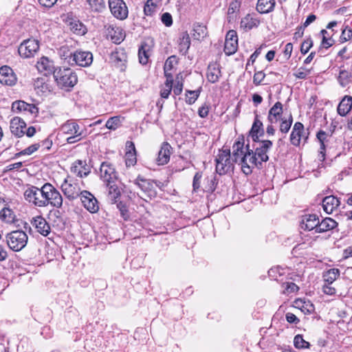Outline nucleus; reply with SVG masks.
Masks as SVG:
<instances>
[{
    "label": "nucleus",
    "mask_w": 352,
    "mask_h": 352,
    "mask_svg": "<svg viewBox=\"0 0 352 352\" xmlns=\"http://www.w3.org/2000/svg\"><path fill=\"white\" fill-rule=\"evenodd\" d=\"M232 155L233 161L241 165L242 170L245 175L252 172L249 162L250 155L249 145L248 144L245 148L243 140L234 142L232 146Z\"/></svg>",
    "instance_id": "1"
},
{
    "label": "nucleus",
    "mask_w": 352,
    "mask_h": 352,
    "mask_svg": "<svg viewBox=\"0 0 352 352\" xmlns=\"http://www.w3.org/2000/svg\"><path fill=\"white\" fill-rule=\"evenodd\" d=\"M272 146V142L270 140L256 141L255 151L250 149V165H261L262 162L268 161L267 153Z\"/></svg>",
    "instance_id": "2"
},
{
    "label": "nucleus",
    "mask_w": 352,
    "mask_h": 352,
    "mask_svg": "<svg viewBox=\"0 0 352 352\" xmlns=\"http://www.w3.org/2000/svg\"><path fill=\"white\" fill-rule=\"evenodd\" d=\"M43 208L46 207L48 205L56 208H60L63 206V196L52 184L50 183H45L43 184Z\"/></svg>",
    "instance_id": "3"
},
{
    "label": "nucleus",
    "mask_w": 352,
    "mask_h": 352,
    "mask_svg": "<svg viewBox=\"0 0 352 352\" xmlns=\"http://www.w3.org/2000/svg\"><path fill=\"white\" fill-rule=\"evenodd\" d=\"M54 77L58 85L66 90L73 87L78 82L76 74L69 68L56 69Z\"/></svg>",
    "instance_id": "4"
},
{
    "label": "nucleus",
    "mask_w": 352,
    "mask_h": 352,
    "mask_svg": "<svg viewBox=\"0 0 352 352\" xmlns=\"http://www.w3.org/2000/svg\"><path fill=\"white\" fill-rule=\"evenodd\" d=\"M6 239L8 246L12 250L19 252L26 246L28 236L25 232L17 230L8 233Z\"/></svg>",
    "instance_id": "5"
},
{
    "label": "nucleus",
    "mask_w": 352,
    "mask_h": 352,
    "mask_svg": "<svg viewBox=\"0 0 352 352\" xmlns=\"http://www.w3.org/2000/svg\"><path fill=\"white\" fill-rule=\"evenodd\" d=\"M60 131L63 134L69 135L66 138L68 144H74L82 138V131L79 125L73 120H68L64 123L60 127Z\"/></svg>",
    "instance_id": "6"
},
{
    "label": "nucleus",
    "mask_w": 352,
    "mask_h": 352,
    "mask_svg": "<svg viewBox=\"0 0 352 352\" xmlns=\"http://www.w3.org/2000/svg\"><path fill=\"white\" fill-rule=\"evenodd\" d=\"M232 169V163L230 160V150L219 151L216 158V171L219 175H224Z\"/></svg>",
    "instance_id": "7"
},
{
    "label": "nucleus",
    "mask_w": 352,
    "mask_h": 352,
    "mask_svg": "<svg viewBox=\"0 0 352 352\" xmlns=\"http://www.w3.org/2000/svg\"><path fill=\"white\" fill-rule=\"evenodd\" d=\"M135 184L142 190V195H140V197L146 201L156 196L155 188L150 180L138 177L135 181Z\"/></svg>",
    "instance_id": "8"
},
{
    "label": "nucleus",
    "mask_w": 352,
    "mask_h": 352,
    "mask_svg": "<svg viewBox=\"0 0 352 352\" xmlns=\"http://www.w3.org/2000/svg\"><path fill=\"white\" fill-rule=\"evenodd\" d=\"M309 137V132H306L305 130L304 125L300 122H296L292 128V133L290 134V142L295 146H298L300 144L301 141L303 143H306Z\"/></svg>",
    "instance_id": "9"
},
{
    "label": "nucleus",
    "mask_w": 352,
    "mask_h": 352,
    "mask_svg": "<svg viewBox=\"0 0 352 352\" xmlns=\"http://www.w3.org/2000/svg\"><path fill=\"white\" fill-rule=\"evenodd\" d=\"M43 186L37 188L32 186L27 188L24 192V198L30 204H32L36 207L43 208Z\"/></svg>",
    "instance_id": "10"
},
{
    "label": "nucleus",
    "mask_w": 352,
    "mask_h": 352,
    "mask_svg": "<svg viewBox=\"0 0 352 352\" xmlns=\"http://www.w3.org/2000/svg\"><path fill=\"white\" fill-rule=\"evenodd\" d=\"M93 62V55L90 52L77 50L69 56V63L80 67H88Z\"/></svg>",
    "instance_id": "11"
},
{
    "label": "nucleus",
    "mask_w": 352,
    "mask_h": 352,
    "mask_svg": "<svg viewBox=\"0 0 352 352\" xmlns=\"http://www.w3.org/2000/svg\"><path fill=\"white\" fill-rule=\"evenodd\" d=\"M39 48L38 41L35 39H28L24 41L19 47V55L25 58L34 56Z\"/></svg>",
    "instance_id": "12"
},
{
    "label": "nucleus",
    "mask_w": 352,
    "mask_h": 352,
    "mask_svg": "<svg viewBox=\"0 0 352 352\" xmlns=\"http://www.w3.org/2000/svg\"><path fill=\"white\" fill-rule=\"evenodd\" d=\"M109 6L116 19L124 20L128 16V8L123 0H109Z\"/></svg>",
    "instance_id": "13"
},
{
    "label": "nucleus",
    "mask_w": 352,
    "mask_h": 352,
    "mask_svg": "<svg viewBox=\"0 0 352 352\" xmlns=\"http://www.w3.org/2000/svg\"><path fill=\"white\" fill-rule=\"evenodd\" d=\"M82 204L89 212L96 213L99 210V204L97 199L90 192L82 190L80 192Z\"/></svg>",
    "instance_id": "14"
},
{
    "label": "nucleus",
    "mask_w": 352,
    "mask_h": 352,
    "mask_svg": "<svg viewBox=\"0 0 352 352\" xmlns=\"http://www.w3.org/2000/svg\"><path fill=\"white\" fill-rule=\"evenodd\" d=\"M64 195L69 200H74L80 197V188L76 182H69L67 179L64 180L60 186Z\"/></svg>",
    "instance_id": "15"
},
{
    "label": "nucleus",
    "mask_w": 352,
    "mask_h": 352,
    "mask_svg": "<svg viewBox=\"0 0 352 352\" xmlns=\"http://www.w3.org/2000/svg\"><path fill=\"white\" fill-rule=\"evenodd\" d=\"M100 178L110 185L117 179V173L111 164L107 162H102L100 168Z\"/></svg>",
    "instance_id": "16"
},
{
    "label": "nucleus",
    "mask_w": 352,
    "mask_h": 352,
    "mask_svg": "<svg viewBox=\"0 0 352 352\" xmlns=\"http://www.w3.org/2000/svg\"><path fill=\"white\" fill-rule=\"evenodd\" d=\"M238 48V36L235 30H229L226 36L224 52L227 55L234 54Z\"/></svg>",
    "instance_id": "17"
},
{
    "label": "nucleus",
    "mask_w": 352,
    "mask_h": 352,
    "mask_svg": "<svg viewBox=\"0 0 352 352\" xmlns=\"http://www.w3.org/2000/svg\"><path fill=\"white\" fill-rule=\"evenodd\" d=\"M110 58L114 66L121 72L125 70L126 63L127 62V54L124 49H116L111 53Z\"/></svg>",
    "instance_id": "18"
},
{
    "label": "nucleus",
    "mask_w": 352,
    "mask_h": 352,
    "mask_svg": "<svg viewBox=\"0 0 352 352\" xmlns=\"http://www.w3.org/2000/svg\"><path fill=\"white\" fill-rule=\"evenodd\" d=\"M331 138V135L322 130H320L316 134V139L320 144L318 158L320 161L324 160L326 148L328 147Z\"/></svg>",
    "instance_id": "19"
},
{
    "label": "nucleus",
    "mask_w": 352,
    "mask_h": 352,
    "mask_svg": "<svg viewBox=\"0 0 352 352\" xmlns=\"http://www.w3.org/2000/svg\"><path fill=\"white\" fill-rule=\"evenodd\" d=\"M16 74L12 68L6 65L0 68V83L12 86L16 84Z\"/></svg>",
    "instance_id": "20"
},
{
    "label": "nucleus",
    "mask_w": 352,
    "mask_h": 352,
    "mask_svg": "<svg viewBox=\"0 0 352 352\" xmlns=\"http://www.w3.org/2000/svg\"><path fill=\"white\" fill-rule=\"evenodd\" d=\"M26 123L19 117H14L10 120V129L12 135L20 138L25 134Z\"/></svg>",
    "instance_id": "21"
},
{
    "label": "nucleus",
    "mask_w": 352,
    "mask_h": 352,
    "mask_svg": "<svg viewBox=\"0 0 352 352\" xmlns=\"http://www.w3.org/2000/svg\"><path fill=\"white\" fill-rule=\"evenodd\" d=\"M283 109V104L280 102H276L269 110L267 120L270 124H276L282 118Z\"/></svg>",
    "instance_id": "22"
},
{
    "label": "nucleus",
    "mask_w": 352,
    "mask_h": 352,
    "mask_svg": "<svg viewBox=\"0 0 352 352\" xmlns=\"http://www.w3.org/2000/svg\"><path fill=\"white\" fill-rule=\"evenodd\" d=\"M31 223L36 229L37 232L43 236H47L50 232V226L46 220L41 216L33 217Z\"/></svg>",
    "instance_id": "23"
},
{
    "label": "nucleus",
    "mask_w": 352,
    "mask_h": 352,
    "mask_svg": "<svg viewBox=\"0 0 352 352\" xmlns=\"http://www.w3.org/2000/svg\"><path fill=\"white\" fill-rule=\"evenodd\" d=\"M260 23L261 21L256 14H248L241 19L240 27L244 31L248 32L257 28Z\"/></svg>",
    "instance_id": "24"
},
{
    "label": "nucleus",
    "mask_w": 352,
    "mask_h": 352,
    "mask_svg": "<svg viewBox=\"0 0 352 352\" xmlns=\"http://www.w3.org/2000/svg\"><path fill=\"white\" fill-rule=\"evenodd\" d=\"M71 172L76 176L83 177L87 176L90 173V168L85 161L76 160L71 167Z\"/></svg>",
    "instance_id": "25"
},
{
    "label": "nucleus",
    "mask_w": 352,
    "mask_h": 352,
    "mask_svg": "<svg viewBox=\"0 0 352 352\" xmlns=\"http://www.w3.org/2000/svg\"><path fill=\"white\" fill-rule=\"evenodd\" d=\"M340 204V200L333 195L327 196L322 199V208L327 214H332Z\"/></svg>",
    "instance_id": "26"
},
{
    "label": "nucleus",
    "mask_w": 352,
    "mask_h": 352,
    "mask_svg": "<svg viewBox=\"0 0 352 352\" xmlns=\"http://www.w3.org/2000/svg\"><path fill=\"white\" fill-rule=\"evenodd\" d=\"M171 148L168 143L164 142L162 144L157 158L158 165H164L169 162Z\"/></svg>",
    "instance_id": "27"
},
{
    "label": "nucleus",
    "mask_w": 352,
    "mask_h": 352,
    "mask_svg": "<svg viewBox=\"0 0 352 352\" xmlns=\"http://www.w3.org/2000/svg\"><path fill=\"white\" fill-rule=\"evenodd\" d=\"M319 219L316 214L305 215L301 221V228L305 230L316 231Z\"/></svg>",
    "instance_id": "28"
},
{
    "label": "nucleus",
    "mask_w": 352,
    "mask_h": 352,
    "mask_svg": "<svg viewBox=\"0 0 352 352\" xmlns=\"http://www.w3.org/2000/svg\"><path fill=\"white\" fill-rule=\"evenodd\" d=\"M206 76L209 82L212 83L218 82L221 76L219 65L217 63H210L208 67Z\"/></svg>",
    "instance_id": "29"
},
{
    "label": "nucleus",
    "mask_w": 352,
    "mask_h": 352,
    "mask_svg": "<svg viewBox=\"0 0 352 352\" xmlns=\"http://www.w3.org/2000/svg\"><path fill=\"white\" fill-rule=\"evenodd\" d=\"M36 67L40 72H43L45 75L54 73V66L53 62L47 57H42L37 62Z\"/></svg>",
    "instance_id": "30"
},
{
    "label": "nucleus",
    "mask_w": 352,
    "mask_h": 352,
    "mask_svg": "<svg viewBox=\"0 0 352 352\" xmlns=\"http://www.w3.org/2000/svg\"><path fill=\"white\" fill-rule=\"evenodd\" d=\"M178 49L182 55H186L190 46V38L187 32H182L177 41Z\"/></svg>",
    "instance_id": "31"
},
{
    "label": "nucleus",
    "mask_w": 352,
    "mask_h": 352,
    "mask_svg": "<svg viewBox=\"0 0 352 352\" xmlns=\"http://www.w3.org/2000/svg\"><path fill=\"white\" fill-rule=\"evenodd\" d=\"M352 108V97L350 96H345L340 102L337 111L338 113L344 117L346 116Z\"/></svg>",
    "instance_id": "32"
},
{
    "label": "nucleus",
    "mask_w": 352,
    "mask_h": 352,
    "mask_svg": "<svg viewBox=\"0 0 352 352\" xmlns=\"http://www.w3.org/2000/svg\"><path fill=\"white\" fill-rule=\"evenodd\" d=\"M263 123L258 119V116L256 114L250 130V135L252 138V140L254 142H256L258 140V137L263 134Z\"/></svg>",
    "instance_id": "33"
},
{
    "label": "nucleus",
    "mask_w": 352,
    "mask_h": 352,
    "mask_svg": "<svg viewBox=\"0 0 352 352\" xmlns=\"http://www.w3.org/2000/svg\"><path fill=\"white\" fill-rule=\"evenodd\" d=\"M275 3V0H258L256 10L261 14H267L274 10Z\"/></svg>",
    "instance_id": "34"
},
{
    "label": "nucleus",
    "mask_w": 352,
    "mask_h": 352,
    "mask_svg": "<svg viewBox=\"0 0 352 352\" xmlns=\"http://www.w3.org/2000/svg\"><path fill=\"white\" fill-rule=\"evenodd\" d=\"M337 222L331 218H325L318 223L316 232L320 233L331 230L337 226Z\"/></svg>",
    "instance_id": "35"
},
{
    "label": "nucleus",
    "mask_w": 352,
    "mask_h": 352,
    "mask_svg": "<svg viewBox=\"0 0 352 352\" xmlns=\"http://www.w3.org/2000/svg\"><path fill=\"white\" fill-rule=\"evenodd\" d=\"M108 36L115 43H120L124 38V34L123 33L122 30L120 28H109Z\"/></svg>",
    "instance_id": "36"
},
{
    "label": "nucleus",
    "mask_w": 352,
    "mask_h": 352,
    "mask_svg": "<svg viewBox=\"0 0 352 352\" xmlns=\"http://www.w3.org/2000/svg\"><path fill=\"white\" fill-rule=\"evenodd\" d=\"M88 4V9L92 12L100 13L103 12L106 8L104 0H85Z\"/></svg>",
    "instance_id": "37"
},
{
    "label": "nucleus",
    "mask_w": 352,
    "mask_h": 352,
    "mask_svg": "<svg viewBox=\"0 0 352 352\" xmlns=\"http://www.w3.org/2000/svg\"><path fill=\"white\" fill-rule=\"evenodd\" d=\"M150 56V46L146 43H142L138 50L139 61L142 65H146Z\"/></svg>",
    "instance_id": "38"
},
{
    "label": "nucleus",
    "mask_w": 352,
    "mask_h": 352,
    "mask_svg": "<svg viewBox=\"0 0 352 352\" xmlns=\"http://www.w3.org/2000/svg\"><path fill=\"white\" fill-rule=\"evenodd\" d=\"M340 276V270L336 268H332L323 274L324 283L331 285Z\"/></svg>",
    "instance_id": "39"
},
{
    "label": "nucleus",
    "mask_w": 352,
    "mask_h": 352,
    "mask_svg": "<svg viewBox=\"0 0 352 352\" xmlns=\"http://www.w3.org/2000/svg\"><path fill=\"white\" fill-rule=\"evenodd\" d=\"M173 76L170 75V76L166 77V80L165 82L164 86L161 89L160 96L163 98H168L171 90L173 89Z\"/></svg>",
    "instance_id": "40"
},
{
    "label": "nucleus",
    "mask_w": 352,
    "mask_h": 352,
    "mask_svg": "<svg viewBox=\"0 0 352 352\" xmlns=\"http://www.w3.org/2000/svg\"><path fill=\"white\" fill-rule=\"evenodd\" d=\"M207 34V28L201 24H194L192 37L196 40L204 38Z\"/></svg>",
    "instance_id": "41"
},
{
    "label": "nucleus",
    "mask_w": 352,
    "mask_h": 352,
    "mask_svg": "<svg viewBox=\"0 0 352 352\" xmlns=\"http://www.w3.org/2000/svg\"><path fill=\"white\" fill-rule=\"evenodd\" d=\"M15 215L13 211L8 208H3L0 211V220L5 223H10L14 220Z\"/></svg>",
    "instance_id": "42"
},
{
    "label": "nucleus",
    "mask_w": 352,
    "mask_h": 352,
    "mask_svg": "<svg viewBox=\"0 0 352 352\" xmlns=\"http://www.w3.org/2000/svg\"><path fill=\"white\" fill-rule=\"evenodd\" d=\"M295 307L299 308L304 313H311L314 310L313 305L309 302H306L302 299H297L294 301Z\"/></svg>",
    "instance_id": "43"
},
{
    "label": "nucleus",
    "mask_w": 352,
    "mask_h": 352,
    "mask_svg": "<svg viewBox=\"0 0 352 352\" xmlns=\"http://www.w3.org/2000/svg\"><path fill=\"white\" fill-rule=\"evenodd\" d=\"M240 5L241 3L238 0H234L230 3L228 10V19L229 22L236 17V13L239 11Z\"/></svg>",
    "instance_id": "44"
},
{
    "label": "nucleus",
    "mask_w": 352,
    "mask_h": 352,
    "mask_svg": "<svg viewBox=\"0 0 352 352\" xmlns=\"http://www.w3.org/2000/svg\"><path fill=\"white\" fill-rule=\"evenodd\" d=\"M279 122H280V131L283 133H287L292 126L293 122V117L292 114H289L287 117L285 116Z\"/></svg>",
    "instance_id": "45"
},
{
    "label": "nucleus",
    "mask_w": 352,
    "mask_h": 352,
    "mask_svg": "<svg viewBox=\"0 0 352 352\" xmlns=\"http://www.w3.org/2000/svg\"><path fill=\"white\" fill-rule=\"evenodd\" d=\"M122 118L120 116H113L110 118L106 122L105 126L110 130L117 129L122 123Z\"/></svg>",
    "instance_id": "46"
},
{
    "label": "nucleus",
    "mask_w": 352,
    "mask_h": 352,
    "mask_svg": "<svg viewBox=\"0 0 352 352\" xmlns=\"http://www.w3.org/2000/svg\"><path fill=\"white\" fill-rule=\"evenodd\" d=\"M294 344L296 348L299 349H309L310 346L309 342L305 340L302 336L298 334L294 338Z\"/></svg>",
    "instance_id": "47"
},
{
    "label": "nucleus",
    "mask_w": 352,
    "mask_h": 352,
    "mask_svg": "<svg viewBox=\"0 0 352 352\" xmlns=\"http://www.w3.org/2000/svg\"><path fill=\"white\" fill-rule=\"evenodd\" d=\"M28 107H29V104L23 101L18 100L15 101L12 104V110L14 113H19L21 111H26Z\"/></svg>",
    "instance_id": "48"
},
{
    "label": "nucleus",
    "mask_w": 352,
    "mask_h": 352,
    "mask_svg": "<svg viewBox=\"0 0 352 352\" xmlns=\"http://www.w3.org/2000/svg\"><path fill=\"white\" fill-rule=\"evenodd\" d=\"M157 0H147L144 8V12L146 15H152L157 8Z\"/></svg>",
    "instance_id": "49"
},
{
    "label": "nucleus",
    "mask_w": 352,
    "mask_h": 352,
    "mask_svg": "<svg viewBox=\"0 0 352 352\" xmlns=\"http://www.w3.org/2000/svg\"><path fill=\"white\" fill-rule=\"evenodd\" d=\"M199 94H200L199 89L195 90V91H187V93L186 94V102L189 104H193L198 98Z\"/></svg>",
    "instance_id": "50"
},
{
    "label": "nucleus",
    "mask_w": 352,
    "mask_h": 352,
    "mask_svg": "<svg viewBox=\"0 0 352 352\" xmlns=\"http://www.w3.org/2000/svg\"><path fill=\"white\" fill-rule=\"evenodd\" d=\"M71 30L77 34L83 35L86 32L85 27L78 22H74L71 23Z\"/></svg>",
    "instance_id": "51"
},
{
    "label": "nucleus",
    "mask_w": 352,
    "mask_h": 352,
    "mask_svg": "<svg viewBox=\"0 0 352 352\" xmlns=\"http://www.w3.org/2000/svg\"><path fill=\"white\" fill-rule=\"evenodd\" d=\"M350 74L345 70H342L338 76V80L342 87H345L349 82Z\"/></svg>",
    "instance_id": "52"
},
{
    "label": "nucleus",
    "mask_w": 352,
    "mask_h": 352,
    "mask_svg": "<svg viewBox=\"0 0 352 352\" xmlns=\"http://www.w3.org/2000/svg\"><path fill=\"white\" fill-rule=\"evenodd\" d=\"M39 147H40L39 144H32L30 146H28V148L21 151V152L16 153V156H20V155H32L33 153L36 151Z\"/></svg>",
    "instance_id": "53"
},
{
    "label": "nucleus",
    "mask_w": 352,
    "mask_h": 352,
    "mask_svg": "<svg viewBox=\"0 0 352 352\" xmlns=\"http://www.w3.org/2000/svg\"><path fill=\"white\" fill-rule=\"evenodd\" d=\"M310 74L311 69L301 67L294 73V76L298 79H305Z\"/></svg>",
    "instance_id": "54"
},
{
    "label": "nucleus",
    "mask_w": 352,
    "mask_h": 352,
    "mask_svg": "<svg viewBox=\"0 0 352 352\" xmlns=\"http://www.w3.org/2000/svg\"><path fill=\"white\" fill-rule=\"evenodd\" d=\"M125 163L126 166H133L136 163L135 153L132 151H127L125 154Z\"/></svg>",
    "instance_id": "55"
},
{
    "label": "nucleus",
    "mask_w": 352,
    "mask_h": 352,
    "mask_svg": "<svg viewBox=\"0 0 352 352\" xmlns=\"http://www.w3.org/2000/svg\"><path fill=\"white\" fill-rule=\"evenodd\" d=\"M117 208H118V210L120 212L121 217L124 220L128 219V218L129 217V210H128L126 206L124 204H123L122 202H119L117 204Z\"/></svg>",
    "instance_id": "56"
},
{
    "label": "nucleus",
    "mask_w": 352,
    "mask_h": 352,
    "mask_svg": "<svg viewBox=\"0 0 352 352\" xmlns=\"http://www.w3.org/2000/svg\"><path fill=\"white\" fill-rule=\"evenodd\" d=\"M350 40H352V29L346 28L342 32L340 41L341 42H346Z\"/></svg>",
    "instance_id": "57"
},
{
    "label": "nucleus",
    "mask_w": 352,
    "mask_h": 352,
    "mask_svg": "<svg viewBox=\"0 0 352 352\" xmlns=\"http://www.w3.org/2000/svg\"><path fill=\"white\" fill-rule=\"evenodd\" d=\"M313 45V41L311 38H309L306 39L301 45L300 47V52L302 54H307L310 48Z\"/></svg>",
    "instance_id": "58"
},
{
    "label": "nucleus",
    "mask_w": 352,
    "mask_h": 352,
    "mask_svg": "<svg viewBox=\"0 0 352 352\" xmlns=\"http://www.w3.org/2000/svg\"><path fill=\"white\" fill-rule=\"evenodd\" d=\"M109 194L110 196V199L112 201H116V199L120 196V190L115 185H110L109 188Z\"/></svg>",
    "instance_id": "59"
},
{
    "label": "nucleus",
    "mask_w": 352,
    "mask_h": 352,
    "mask_svg": "<svg viewBox=\"0 0 352 352\" xmlns=\"http://www.w3.org/2000/svg\"><path fill=\"white\" fill-rule=\"evenodd\" d=\"M175 60V56H170L169 57L166 63H165V65H164V74H165V76L166 77H168V76H170V75H172L171 74L168 73V70H171L172 67H173V63Z\"/></svg>",
    "instance_id": "60"
},
{
    "label": "nucleus",
    "mask_w": 352,
    "mask_h": 352,
    "mask_svg": "<svg viewBox=\"0 0 352 352\" xmlns=\"http://www.w3.org/2000/svg\"><path fill=\"white\" fill-rule=\"evenodd\" d=\"M265 77V73L263 72H256L253 77V82L255 85H258L261 83V82L264 80Z\"/></svg>",
    "instance_id": "61"
},
{
    "label": "nucleus",
    "mask_w": 352,
    "mask_h": 352,
    "mask_svg": "<svg viewBox=\"0 0 352 352\" xmlns=\"http://www.w3.org/2000/svg\"><path fill=\"white\" fill-rule=\"evenodd\" d=\"M183 90V82L181 80H179V77L176 78V84L173 87V93L176 96H179L182 94Z\"/></svg>",
    "instance_id": "62"
},
{
    "label": "nucleus",
    "mask_w": 352,
    "mask_h": 352,
    "mask_svg": "<svg viewBox=\"0 0 352 352\" xmlns=\"http://www.w3.org/2000/svg\"><path fill=\"white\" fill-rule=\"evenodd\" d=\"M201 177L202 175L200 173H195L192 182V187L194 191H197L199 188Z\"/></svg>",
    "instance_id": "63"
},
{
    "label": "nucleus",
    "mask_w": 352,
    "mask_h": 352,
    "mask_svg": "<svg viewBox=\"0 0 352 352\" xmlns=\"http://www.w3.org/2000/svg\"><path fill=\"white\" fill-rule=\"evenodd\" d=\"M162 23L167 27L170 26L173 23L172 16L168 12H165L162 16Z\"/></svg>",
    "instance_id": "64"
}]
</instances>
